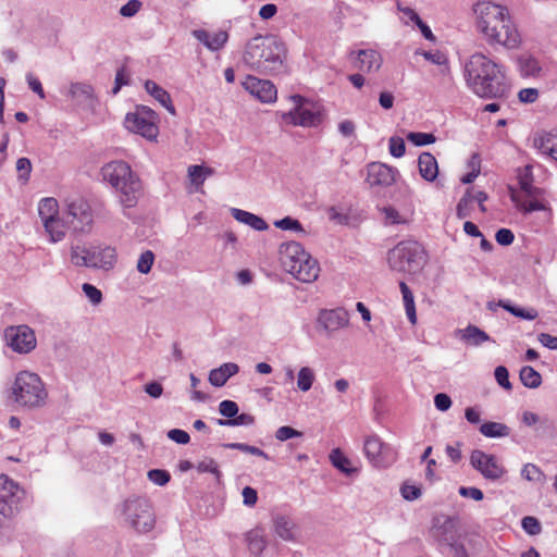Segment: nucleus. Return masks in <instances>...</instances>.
I'll return each mask as SVG.
<instances>
[{
  "label": "nucleus",
  "instance_id": "1",
  "mask_svg": "<svg viewBox=\"0 0 557 557\" xmlns=\"http://www.w3.org/2000/svg\"><path fill=\"white\" fill-rule=\"evenodd\" d=\"M474 25L487 45L508 50L522 44L521 34L508 9L492 1H480L473 5Z\"/></svg>",
  "mask_w": 557,
  "mask_h": 557
},
{
  "label": "nucleus",
  "instance_id": "2",
  "mask_svg": "<svg viewBox=\"0 0 557 557\" xmlns=\"http://www.w3.org/2000/svg\"><path fill=\"white\" fill-rule=\"evenodd\" d=\"M465 79L472 92L481 98H500L505 94L503 66L482 52L473 53L466 62Z\"/></svg>",
  "mask_w": 557,
  "mask_h": 557
},
{
  "label": "nucleus",
  "instance_id": "3",
  "mask_svg": "<svg viewBox=\"0 0 557 557\" xmlns=\"http://www.w3.org/2000/svg\"><path fill=\"white\" fill-rule=\"evenodd\" d=\"M285 48L272 36L258 35L247 41L243 62L261 74H275L283 69Z\"/></svg>",
  "mask_w": 557,
  "mask_h": 557
},
{
  "label": "nucleus",
  "instance_id": "4",
  "mask_svg": "<svg viewBox=\"0 0 557 557\" xmlns=\"http://www.w3.org/2000/svg\"><path fill=\"white\" fill-rule=\"evenodd\" d=\"M102 175L116 191L124 208L136 206L141 195V182L124 161H113L102 168Z\"/></svg>",
  "mask_w": 557,
  "mask_h": 557
},
{
  "label": "nucleus",
  "instance_id": "5",
  "mask_svg": "<svg viewBox=\"0 0 557 557\" xmlns=\"http://www.w3.org/2000/svg\"><path fill=\"white\" fill-rule=\"evenodd\" d=\"M280 262L286 272L300 282L312 283L319 277V262L297 242L281 245Z\"/></svg>",
  "mask_w": 557,
  "mask_h": 557
},
{
  "label": "nucleus",
  "instance_id": "6",
  "mask_svg": "<svg viewBox=\"0 0 557 557\" xmlns=\"http://www.w3.org/2000/svg\"><path fill=\"white\" fill-rule=\"evenodd\" d=\"M11 391L14 403L27 409L41 408L48 399V392L41 377L27 370L15 375Z\"/></svg>",
  "mask_w": 557,
  "mask_h": 557
},
{
  "label": "nucleus",
  "instance_id": "7",
  "mask_svg": "<svg viewBox=\"0 0 557 557\" xmlns=\"http://www.w3.org/2000/svg\"><path fill=\"white\" fill-rule=\"evenodd\" d=\"M518 183L520 191L510 188V198L518 210L524 213L541 211L546 209L543 189L533 185V172L531 165H525L518 170Z\"/></svg>",
  "mask_w": 557,
  "mask_h": 557
},
{
  "label": "nucleus",
  "instance_id": "8",
  "mask_svg": "<svg viewBox=\"0 0 557 557\" xmlns=\"http://www.w3.org/2000/svg\"><path fill=\"white\" fill-rule=\"evenodd\" d=\"M290 101L294 107L280 115L283 125L311 128L322 123L323 113L317 104L300 95L290 96Z\"/></svg>",
  "mask_w": 557,
  "mask_h": 557
},
{
  "label": "nucleus",
  "instance_id": "9",
  "mask_svg": "<svg viewBox=\"0 0 557 557\" xmlns=\"http://www.w3.org/2000/svg\"><path fill=\"white\" fill-rule=\"evenodd\" d=\"M422 246L413 240L398 243L387 253L389 269L399 273L414 272L423 259Z\"/></svg>",
  "mask_w": 557,
  "mask_h": 557
},
{
  "label": "nucleus",
  "instance_id": "10",
  "mask_svg": "<svg viewBox=\"0 0 557 557\" xmlns=\"http://www.w3.org/2000/svg\"><path fill=\"white\" fill-rule=\"evenodd\" d=\"M116 250L111 246L88 249L83 246H73L71 261L77 267L97 268L109 271L116 263Z\"/></svg>",
  "mask_w": 557,
  "mask_h": 557
},
{
  "label": "nucleus",
  "instance_id": "11",
  "mask_svg": "<svg viewBox=\"0 0 557 557\" xmlns=\"http://www.w3.org/2000/svg\"><path fill=\"white\" fill-rule=\"evenodd\" d=\"M156 122V112L147 107H137L134 112L127 113L125 117L127 129L150 140L154 139L159 133Z\"/></svg>",
  "mask_w": 557,
  "mask_h": 557
},
{
  "label": "nucleus",
  "instance_id": "12",
  "mask_svg": "<svg viewBox=\"0 0 557 557\" xmlns=\"http://www.w3.org/2000/svg\"><path fill=\"white\" fill-rule=\"evenodd\" d=\"M363 453L367 459L377 468L388 467L397 458V451L377 434H370L364 437Z\"/></svg>",
  "mask_w": 557,
  "mask_h": 557
},
{
  "label": "nucleus",
  "instance_id": "13",
  "mask_svg": "<svg viewBox=\"0 0 557 557\" xmlns=\"http://www.w3.org/2000/svg\"><path fill=\"white\" fill-rule=\"evenodd\" d=\"M67 223L74 231L86 233L91 230L94 214L90 205L83 198H75L66 203Z\"/></svg>",
  "mask_w": 557,
  "mask_h": 557
},
{
  "label": "nucleus",
  "instance_id": "14",
  "mask_svg": "<svg viewBox=\"0 0 557 557\" xmlns=\"http://www.w3.org/2000/svg\"><path fill=\"white\" fill-rule=\"evenodd\" d=\"M9 347L18 354H28L35 349L37 341L34 331L27 325L9 326L4 331Z\"/></svg>",
  "mask_w": 557,
  "mask_h": 557
},
{
  "label": "nucleus",
  "instance_id": "15",
  "mask_svg": "<svg viewBox=\"0 0 557 557\" xmlns=\"http://www.w3.org/2000/svg\"><path fill=\"white\" fill-rule=\"evenodd\" d=\"M132 527L139 533H147L154 525L153 515L146 502L129 500L125 503Z\"/></svg>",
  "mask_w": 557,
  "mask_h": 557
},
{
  "label": "nucleus",
  "instance_id": "16",
  "mask_svg": "<svg viewBox=\"0 0 557 557\" xmlns=\"http://www.w3.org/2000/svg\"><path fill=\"white\" fill-rule=\"evenodd\" d=\"M470 462L486 480L496 481L506 472L495 456L479 449L471 453Z\"/></svg>",
  "mask_w": 557,
  "mask_h": 557
},
{
  "label": "nucleus",
  "instance_id": "17",
  "mask_svg": "<svg viewBox=\"0 0 557 557\" xmlns=\"http://www.w3.org/2000/svg\"><path fill=\"white\" fill-rule=\"evenodd\" d=\"M244 89L252 97L263 103H273L277 99V89L275 85L256 76L248 75L242 83Z\"/></svg>",
  "mask_w": 557,
  "mask_h": 557
},
{
  "label": "nucleus",
  "instance_id": "18",
  "mask_svg": "<svg viewBox=\"0 0 557 557\" xmlns=\"http://www.w3.org/2000/svg\"><path fill=\"white\" fill-rule=\"evenodd\" d=\"M18 486L8 475H0V516L11 518L14 516L18 503Z\"/></svg>",
  "mask_w": 557,
  "mask_h": 557
},
{
  "label": "nucleus",
  "instance_id": "19",
  "mask_svg": "<svg viewBox=\"0 0 557 557\" xmlns=\"http://www.w3.org/2000/svg\"><path fill=\"white\" fill-rule=\"evenodd\" d=\"M349 59L352 61L354 67L363 73L376 72L383 63L381 53L374 49L351 51Z\"/></svg>",
  "mask_w": 557,
  "mask_h": 557
},
{
  "label": "nucleus",
  "instance_id": "20",
  "mask_svg": "<svg viewBox=\"0 0 557 557\" xmlns=\"http://www.w3.org/2000/svg\"><path fill=\"white\" fill-rule=\"evenodd\" d=\"M397 170L384 163L373 162L368 165L367 182L370 186L388 187L396 181Z\"/></svg>",
  "mask_w": 557,
  "mask_h": 557
},
{
  "label": "nucleus",
  "instance_id": "21",
  "mask_svg": "<svg viewBox=\"0 0 557 557\" xmlns=\"http://www.w3.org/2000/svg\"><path fill=\"white\" fill-rule=\"evenodd\" d=\"M318 323L329 332L337 331L348 323V314L343 309L322 310Z\"/></svg>",
  "mask_w": 557,
  "mask_h": 557
},
{
  "label": "nucleus",
  "instance_id": "22",
  "mask_svg": "<svg viewBox=\"0 0 557 557\" xmlns=\"http://www.w3.org/2000/svg\"><path fill=\"white\" fill-rule=\"evenodd\" d=\"M214 174V170L203 165H189L187 169V178L189 182V193H203L205 181Z\"/></svg>",
  "mask_w": 557,
  "mask_h": 557
},
{
  "label": "nucleus",
  "instance_id": "23",
  "mask_svg": "<svg viewBox=\"0 0 557 557\" xmlns=\"http://www.w3.org/2000/svg\"><path fill=\"white\" fill-rule=\"evenodd\" d=\"M193 36L211 51H219L228 40V34L225 30L210 34L205 29H195Z\"/></svg>",
  "mask_w": 557,
  "mask_h": 557
},
{
  "label": "nucleus",
  "instance_id": "24",
  "mask_svg": "<svg viewBox=\"0 0 557 557\" xmlns=\"http://www.w3.org/2000/svg\"><path fill=\"white\" fill-rule=\"evenodd\" d=\"M420 175L428 182H434L438 176V164L435 157L430 152H422L418 158Z\"/></svg>",
  "mask_w": 557,
  "mask_h": 557
},
{
  "label": "nucleus",
  "instance_id": "25",
  "mask_svg": "<svg viewBox=\"0 0 557 557\" xmlns=\"http://www.w3.org/2000/svg\"><path fill=\"white\" fill-rule=\"evenodd\" d=\"M239 367L236 363L227 362L223 363L221 367L213 369L209 373V382L215 386H223L227 380L238 373Z\"/></svg>",
  "mask_w": 557,
  "mask_h": 557
},
{
  "label": "nucleus",
  "instance_id": "26",
  "mask_svg": "<svg viewBox=\"0 0 557 557\" xmlns=\"http://www.w3.org/2000/svg\"><path fill=\"white\" fill-rule=\"evenodd\" d=\"M146 91L151 95L162 107H164L168 112L172 115L176 114L175 107L172 103V99L170 94L159 86L153 81H147L145 83Z\"/></svg>",
  "mask_w": 557,
  "mask_h": 557
},
{
  "label": "nucleus",
  "instance_id": "27",
  "mask_svg": "<svg viewBox=\"0 0 557 557\" xmlns=\"http://www.w3.org/2000/svg\"><path fill=\"white\" fill-rule=\"evenodd\" d=\"M534 146L543 153L557 161V135L546 133L534 139Z\"/></svg>",
  "mask_w": 557,
  "mask_h": 557
},
{
  "label": "nucleus",
  "instance_id": "28",
  "mask_svg": "<svg viewBox=\"0 0 557 557\" xmlns=\"http://www.w3.org/2000/svg\"><path fill=\"white\" fill-rule=\"evenodd\" d=\"M232 214L237 221L249 225L250 227H252L256 231H265L269 227L267 222L262 218H260L253 213H250L248 211H244L240 209H233Z\"/></svg>",
  "mask_w": 557,
  "mask_h": 557
},
{
  "label": "nucleus",
  "instance_id": "29",
  "mask_svg": "<svg viewBox=\"0 0 557 557\" xmlns=\"http://www.w3.org/2000/svg\"><path fill=\"white\" fill-rule=\"evenodd\" d=\"M399 288L403 295L404 306L406 310V314L411 324L417 323V312L414 305V296L409 288V286L405 282L399 283Z\"/></svg>",
  "mask_w": 557,
  "mask_h": 557
},
{
  "label": "nucleus",
  "instance_id": "30",
  "mask_svg": "<svg viewBox=\"0 0 557 557\" xmlns=\"http://www.w3.org/2000/svg\"><path fill=\"white\" fill-rule=\"evenodd\" d=\"M459 332L461 333V339L473 346H479L491 339L484 331L475 325H468L465 330H460Z\"/></svg>",
  "mask_w": 557,
  "mask_h": 557
},
{
  "label": "nucleus",
  "instance_id": "31",
  "mask_svg": "<svg viewBox=\"0 0 557 557\" xmlns=\"http://www.w3.org/2000/svg\"><path fill=\"white\" fill-rule=\"evenodd\" d=\"M38 213L42 223L59 216V203L54 198H44L38 205Z\"/></svg>",
  "mask_w": 557,
  "mask_h": 557
},
{
  "label": "nucleus",
  "instance_id": "32",
  "mask_svg": "<svg viewBox=\"0 0 557 557\" xmlns=\"http://www.w3.org/2000/svg\"><path fill=\"white\" fill-rule=\"evenodd\" d=\"M480 432L485 437H506L510 434V429L500 422H485L481 424Z\"/></svg>",
  "mask_w": 557,
  "mask_h": 557
},
{
  "label": "nucleus",
  "instance_id": "33",
  "mask_svg": "<svg viewBox=\"0 0 557 557\" xmlns=\"http://www.w3.org/2000/svg\"><path fill=\"white\" fill-rule=\"evenodd\" d=\"M44 226L52 243L60 242L65 236L66 225L60 216L53 218V220L45 223Z\"/></svg>",
  "mask_w": 557,
  "mask_h": 557
},
{
  "label": "nucleus",
  "instance_id": "34",
  "mask_svg": "<svg viewBox=\"0 0 557 557\" xmlns=\"http://www.w3.org/2000/svg\"><path fill=\"white\" fill-rule=\"evenodd\" d=\"M518 63L521 75L525 77L536 76L542 70L540 62L531 55L520 57Z\"/></svg>",
  "mask_w": 557,
  "mask_h": 557
},
{
  "label": "nucleus",
  "instance_id": "35",
  "mask_svg": "<svg viewBox=\"0 0 557 557\" xmlns=\"http://www.w3.org/2000/svg\"><path fill=\"white\" fill-rule=\"evenodd\" d=\"M275 533L284 541H293L295 524L287 518L280 517L274 522Z\"/></svg>",
  "mask_w": 557,
  "mask_h": 557
},
{
  "label": "nucleus",
  "instance_id": "36",
  "mask_svg": "<svg viewBox=\"0 0 557 557\" xmlns=\"http://www.w3.org/2000/svg\"><path fill=\"white\" fill-rule=\"evenodd\" d=\"M330 460L332 465L346 474H350L356 471L351 467L350 460L342 453L339 448H335L330 454Z\"/></svg>",
  "mask_w": 557,
  "mask_h": 557
},
{
  "label": "nucleus",
  "instance_id": "37",
  "mask_svg": "<svg viewBox=\"0 0 557 557\" xmlns=\"http://www.w3.org/2000/svg\"><path fill=\"white\" fill-rule=\"evenodd\" d=\"M520 380L529 388H536L542 383L541 374L530 366H525L520 370Z\"/></svg>",
  "mask_w": 557,
  "mask_h": 557
},
{
  "label": "nucleus",
  "instance_id": "38",
  "mask_svg": "<svg viewBox=\"0 0 557 557\" xmlns=\"http://www.w3.org/2000/svg\"><path fill=\"white\" fill-rule=\"evenodd\" d=\"M315 380L314 371L309 367H302L297 374V387L301 392H308Z\"/></svg>",
  "mask_w": 557,
  "mask_h": 557
},
{
  "label": "nucleus",
  "instance_id": "39",
  "mask_svg": "<svg viewBox=\"0 0 557 557\" xmlns=\"http://www.w3.org/2000/svg\"><path fill=\"white\" fill-rule=\"evenodd\" d=\"M473 209V198H472V189H467L463 197L459 200L456 214L459 219H465L470 215Z\"/></svg>",
  "mask_w": 557,
  "mask_h": 557
},
{
  "label": "nucleus",
  "instance_id": "40",
  "mask_svg": "<svg viewBox=\"0 0 557 557\" xmlns=\"http://www.w3.org/2000/svg\"><path fill=\"white\" fill-rule=\"evenodd\" d=\"M499 306L513 314L515 317L524 319V320H534L537 318L539 313L535 309H523L519 307L511 306L508 302L499 301Z\"/></svg>",
  "mask_w": 557,
  "mask_h": 557
},
{
  "label": "nucleus",
  "instance_id": "41",
  "mask_svg": "<svg viewBox=\"0 0 557 557\" xmlns=\"http://www.w3.org/2000/svg\"><path fill=\"white\" fill-rule=\"evenodd\" d=\"M386 224H408L410 219L401 215L398 210L392 206L381 209Z\"/></svg>",
  "mask_w": 557,
  "mask_h": 557
},
{
  "label": "nucleus",
  "instance_id": "42",
  "mask_svg": "<svg viewBox=\"0 0 557 557\" xmlns=\"http://www.w3.org/2000/svg\"><path fill=\"white\" fill-rule=\"evenodd\" d=\"M521 475L523 479L531 481V482H544L545 481L544 472L534 463L524 465L521 470Z\"/></svg>",
  "mask_w": 557,
  "mask_h": 557
},
{
  "label": "nucleus",
  "instance_id": "43",
  "mask_svg": "<svg viewBox=\"0 0 557 557\" xmlns=\"http://www.w3.org/2000/svg\"><path fill=\"white\" fill-rule=\"evenodd\" d=\"M407 139L414 146H425L435 143L436 137L431 133L410 132Z\"/></svg>",
  "mask_w": 557,
  "mask_h": 557
},
{
  "label": "nucleus",
  "instance_id": "44",
  "mask_svg": "<svg viewBox=\"0 0 557 557\" xmlns=\"http://www.w3.org/2000/svg\"><path fill=\"white\" fill-rule=\"evenodd\" d=\"M255 418L249 413H240L236 414L234 419H220L218 423L223 426H234V425H250L253 424Z\"/></svg>",
  "mask_w": 557,
  "mask_h": 557
},
{
  "label": "nucleus",
  "instance_id": "45",
  "mask_svg": "<svg viewBox=\"0 0 557 557\" xmlns=\"http://www.w3.org/2000/svg\"><path fill=\"white\" fill-rule=\"evenodd\" d=\"M196 469L200 473L209 472L214 474L218 481L221 478V471L219 470L218 463L212 458H206L199 461L196 466Z\"/></svg>",
  "mask_w": 557,
  "mask_h": 557
},
{
  "label": "nucleus",
  "instance_id": "46",
  "mask_svg": "<svg viewBox=\"0 0 557 557\" xmlns=\"http://www.w3.org/2000/svg\"><path fill=\"white\" fill-rule=\"evenodd\" d=\"M154 262V255L151 250L144 251L138 261H137V270L143 274H147L150 272L152 264Z\"/></svg>",
  "mask_w": 557,
  "mask_h": 557
},
{
  "label": "nucleus",
  "instance_id": "47",
  "mask_svg": "<svg viewBox=\"0 0 557 557\" xmlns=\"http://www.w3.org/2000/svg\"><path fill=\"white\" fill-rule=\"evenodd\" d=\"M70 94L73 98H89L92 94V87L85 83H74L70 86Z\"/></svg>",
  "mask_w": 557,
  "mask_h": 557
},
{
  "label": "nucleus",
  "instance_id": "48",
  "mask_svg": "<svg viewBox=\"0 0 557 557\" xmlns=\"http://www.w3.org/2000/svg\"><path fill=\"white\" fill-rule=\"evenodd\" d=\"M389 153L395 158H400L406 152L405 141L400 137H391L388 141Z\"/></svg>",
  "mask_w": 557,
  "mask_h": 557
},
{
  "label": "nucleus",
  "instance_id": "49",
  "mask_svg": "<svg viewBox=\"0 0 557 557\" xmlns=\"http://www.w3.org/2000/svg\"><path fill=\"white\" fill-rule=\"evenodd\" d=\"M522 528L530 535H537L542 531L540 521L532 516H527L522 519Z\"/></svg>",
  "mask_w": 557,
  "mask_h": 557
},
{
  "label": "nucleus",
  "instance_id": "50",
  "mask_svg": "<svg viewBox=\"0 0 557 557\" xmlns=\"http://www.w3.org/2000/svg\"><path fill=\"white\" fill-rule=\"evenodd\" d=\"M148 479L159 486L169 483L171 475L166 470L153 469L148 472Z\"/></svg>",
  "mask_w": 557,
  "mask_h": 557
},
{
  "label": "nucleus",
  "instance_id": "51",
  "mask_svg": "<svg viewBox=\"0 0 557 557\" xmlns=\"http://www.w3.org/2000/svg\"><path fill=\"white\" fill-rule=\"evenodd\" d=\"M274 225L277 228L285 230V231H297V232L302 231V226H301L300 222L290 216H286L282 220L275 221Z\"/></svg>",
  "mask_w": 557,
  "mask_h": 557
},
{
  "label": "nucleus",
  "instance_id": "52",
  "mask_svg": "<svg viewBox=\"0 0 557 557\" xmlns=\"http://www.w3.org/2000/svg\"><path fill=\"white\" fill-rule=\"evenodd\" d=\"M219 411L223 417L227 419H234V417L238 413V406L233 400H223L219 405Z\"/></svg>",
  "mask_w": 557,
  "mask_h": 557
},
{
  "label": "nucleus",
  "instance_id": "53",
  "mask_svg": "<svg viewBox=\"0 0 557 557\" xmlns=\"http://www.w3.org/2000/svg\"><path fill=\"white\" fill-rule=\"evenodd\" d=\"M83 292L91 304L98 305L102 300V293L96 286L85 283L83 284Z\"/></svg>",
  "mask_w": 557,
  "mask_h": 557
},
{
  "label": "nucleus",
  "instance_id": "54",
  "mask_svg": "<svg viewBox=\"0 0 557 557\" xmlns=\"http://www.w3.org/2000/svg\"><path fill=\"white\" fill-rule=\"evenodd\" d=\"M301 436V432L295 430L292 426L284 425L276 430L275 437L276 440L284 442L293 437H299Z\"/></svg>",
  "mask_w": 557,
  "mask_h": 557
},
{
  "label": "nucleus",
  "instance_id": "55",
  "mask_svg": "<svg viewBox=\"0 0 557 557\" xmlns=\"http://www.w3.org/2000/svg\"><path fill=\"white\" fill-rule=\"evenodd\" d=\"M401 496L407 500H414L421 496V490L419 486L404 483L400 487Z\"/></svg>",
  "mask_w": 557,
  "mask_h": 557
},
{
  "label": "nucleus",
  "instance_id": "56",
  "mask_svg": "<svg viewBox=\"0 0 557 557\" xmlns=\"http://www.w3.org/2000/svg\"><path fill=\"white\" fill-rule=\"evenodd\" d=\"M495 379L500 386H503L506 389H511V384L509 382V373L505 367L498 366L495 369Z\"/></svg>",
  "mask_w": 557,
  "mask_h": 557
},
{
  "label": "nucleus",
  "instance_id": "57",
  "mask_svg": "<svg viewBox=\"0 0 557 557\" xmlns=\"http://www.w3.org/2000/svg\"><path fill=\"white\" fill-rule=\"evenodd\" d=\"M26 79H27V84H28L29 88L35 94H37L40 99H45L46 94H45V90L42 88L40 81L36 76H34L32 73H28L26 75Z\"/></svg>",
  "mask_w": 557,
  "mask_h": 557
},
{
  "label": "nucleus",
  "instance_id": "58",
  "mask_svg": "<svg viewBox=\"0 0 557 557\" xmlns=\"http://www.w3.org/2000/svg\"><path fill=\"white\" fill-rule=\"evenodd\" d=\"M141 8V2L139 0H129L126 4H124L120 13L123 16L131 17L134 16Z\"/></svg>",
  "mask_w": 557,
  "mask_h": 557
},
{
  "label": "nucleus",
  "instance_id": "59",
  "mask_svg": "<svg viewBox=\"0 0 557 557\" xmlns=\"http://www.w3.org/2000/svg\"><path fill=\"white\" fill-rule=\"evenodd\" d=\"M495 239L499 245L508 246L512 244L515 235L508 228H500L496 232Z\"/></svg>",
  "mask_w": 557,
  "mask_h": 557
},
{
  "label": "nucleus",
  "instance_id": "60",
  "mask_svg": "<svg viewBox=\"0 0 557 557\" xmlns=\"http://www.w3.org/2000/svg\"><path fill=\"white\" fill-rule=\"evenodd\" d=\"M519 100L524 103H533L539 98V90L536 88H524L518 94Z\"/></svg>",
  "mask_w": 557,
  "mask_h": 557
},
{
  "label": "nucleus",
  "instance_id": "61",
  "mask_svg": "<svg viewBox=\"0 0 557 557\" xmlns=\"http://www.w3.org/2000/svg\"><path fill=\"white\" fill-rule=\"evenodd\" d=\"M169 438L178 443V444H187L189 443L190 436L189 434L181 429H173L168 433Z\"/></svg>",
  "mask_w": 557,
  "mask_h": 557
},
{
  "label": "nucleus",
  "instance_id": "62",
  "mask_svg": "<svg viewBox=\"0 0 557 557\" xmlns=\"http://www.w3.org/2000/svg\"><path fill=\"white\" fill-rule=\"evenodd\" d=\"M243 502L246 506L252 507L256 505L258 500L257 491L250 486L244 487L243 492Z\"/></svg>",
  "mask_w": 557,
  "mask_h": 557
},
{
  "label": "nucleus",
  "instance_id": "63",
  "mask_svg": "<svg viewBox=\"0 0 557 557\" xmlns=\"http://www.w3.org/2000/svg\"><path fill=\"white\" fill-rule=\"evenodd\" d=\"M435 407L441 411H446L451 406V399L447 394L440 393L434 397Z\"/></svg>",
  "mask_w": 557,
  "mask_h": 557
},
{
  "label": "nucleus",
  "instance_id": "64",
  "mask_svg": "<svg viewBox=\"0 0 557 557\" xmlns=\"http://www.w3.org/2000/svg\"><path fill=\"white\" fill-rule=\"evenodd\" d=\"M537 339L543 346H545L549 349L557 350V337L556 336H553L548 333H541L537 336Z\"/></svg>",
  "mask_w": 557,
  "mask_h": 557
}]
</instances>
